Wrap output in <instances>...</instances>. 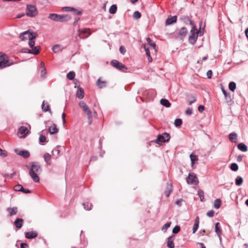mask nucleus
Listing matches in <instances>:
<instances>
[{
  "instance_id": "nucleus-1",
  "label": "nucleus",
  "mask_w": 248,
  "mask_h": 248,
  "mask_svg": "<svg viewBox=\"0 0 248 248\" xmlns=\"http://www.w3.org/2000/svg\"><path fill=\"white\" fill-rule=\"evenodd\" d=\"M31 168L29 170V174L35 183L40 182V178L38 174L42 172V168L40 165L36 162L30 163Z\"/></svg>"
},
{
  "instance_id": "nucleus-2",
  "label": "nucleus",
  "mask_w": 248,
  "mask_h": 248,
  "mask_svg": "<svg viewBox=\"0 0 248 248\" xmlns=\"http://www.w3.org/2000/svg\"><path fill=\"white\" fill-rule=\"evenodd\" d=\"M48 17L54 21L60 22H66L71 18V16L67 14L61 15L56 14H50Z\"/></svg>"
},
{
  "instance_id": "nucleus-3",
  "label": "nucleus",
  "mask_w": 248,
  "mask_h": 248,
  "mask_svg": "<svg viewBox=\"0 0 248 248\" xmlns=\"http://www.w3.org/2000/svg\"><path fill=\"white\" fill-rule=\"evenodd\" d=\"M199 32V31H198L195 26L192 27L190 31V35L188 37V41L190 44L194 45L196 43Z\"/></svg>"
},
{
  "instance_id": "nucleus-4",
  "label": "nucleus",
  "mask_w": 248,
  "mask_h": 248,
  "mask_svg": "<svg viewBox=\"0 0 248 248\" xmlns=\"http://www.w3.org/2000/svg\"><path fill=\"white\" fill-rule=\"evenodd\" d=\"M36 7L34 5L28 4L26 7V15L30 17H34L37 14Z\"/></svg>"
},
{
  "instance_id": "nucleus-5",
  "label": "nucleus",
  "mask_w": 248,
  "mask_h": 248,
  "mask_svg": "<svg viewBox=\"0 0 248 248\" xmlns=\"http://www.w3.org/2000/svg\"><path fill=\"white\" fill-rule=\"evenodd\" d=\"M78 104L80 107L82 108L84 112L87 115L88 118L90 121V123H91L92 119V113L89 108L88 107L83 101H80Z\"/></svg>"
},
{
  "instance_id": "nucleus-6",
  "label": "nucleus",
  "mask_w": 248,
  "mask_h": 248,
  "mask_svg": "<svg viewBox=\"0 0 248 248\" xmlns=\"http://www.w3.org/2000/svg\"><path fill=\"white\" fill-rule=\"evenodd\" d=\"M170 136L168 133H164L161 135H159L156 140L155 142L159 144V142H167L170 140Z\"/></svg>"
},
{
  "instance_id": "nucleus-7",
  "label": "nucleus",
  "mask_w": 248,
  "mask_h": 248,
  "mask_svg": "<svg viewBox=\"0 0 248 248\" xmlns=\"http://www.w3.org/2000/svg\"><path fill=\"white\" fill-rule=\"evenodd\" d=\"M110 63L112 66L117 68V69H119V70L123 71L124 70H126L127 69V67L125 65L121 63L117 60H112L110 62Z\"/></svg>"
},
{
  "instance_id": "nucleus-8",
  "label": "nucleus",
  "mask_w": 248,
  "mask_h": 248,
  "mask_svg": "<svg viewBox=\"0 0 248 248\" xmlns=\"http://www.w3.org/2000/svg\"><path fill=\"white\" fill-rule=\"evenodd\" d=\"M78 32V36L82 39L86 38L91 34L90 30L86 28L79 29Z\"/></svg>"
},
{
  "instance_id": "nucleus-9",
  "label": "nucleus",
  "mask_w": 248,
  "mask_h": 248,
  "mask_svg": "<svg viewBox=\"0 0 248 248\" xmlns=\"http://www.w3.org/2000/svg\"><path fill=\"white\" fill-rule=\"evenodd\" d=\"M186 182L189 185H197L198 183L197 177L194 173H189L186 178Z\"/></svg>"
},
{
  "instance_id": "nucleus-10",
  "label": "nucleus",
  "mask_w": 248,
  "mask_h": 248,
  "mask_svg": "<svg viewBox=\"0 0 248 248\" xmlns=\"http://www.w3.org/2000/svg\"><path fill=\"white\" fill-rule=\"evenodd\" d=\"M34 32H31L29 31H26L20 33L19 38L21 41H25L27 39H29L31 37V36L34 35Z\"/></svg>"
},
{
  "instance_id": "nucleus-11",
  "label": "nucleus",
  "mask_w": 248,
  "mask_h": 248,
  "mask_svg": "<svg viewBox=\"0 0 248 248\" xmlns=\"http://www.w3.org/2000/svg\"><path fill=\"white\" fill-rule=\"evenodd\" d=\"M29 130L28 128L24 126H21L18 128V135L20 138H24L29 133Z\"/></svg>"
},
{
  "instance_id": "nucleus-12",
  "label": "nucleus",
  "mask_w": 248,
  "mask_h": 248,
  "mask_svg": "<svg viewBox=\"0 0 248 248\" xmlns=\"http://www.w3.org/2000/svg\"><path fill=\"white\" fill-rule=\"evenodd\" d=\"M14 151L15 153H16L18 155L23 157L25 159L29 158L30 156V153L27 150H19V149L16 148Z\"/></svg>"
},
{
  "instance_id": "nucleus-13",
  "label": "nucleus",
  "mask_w": 248,
  "mask_h": 248,
  "mask_svg": "<svg viewBox=\"0 0 248 248\" xmlns=\"http://www.w3.org/2000/svg\"><path fill=\"white\" fill-rule=\"evenodd\" d=\"M24 220L21 218H17L14 222V225L16 227L19 229L21 228L23 225Z\"/></svg>"
},
{
  "instance_id": "nucleus-14",
  "label": "nucleus",
  "mask_w": 248,
  "mask_h": 248,
  "mask_svg": "<svg viewBox=\"0 0 248 248\" xmlns=\"http://www.w3.org/2000/svg\"><path fill=\"white\" fill-rule=\"evenodd\" d=\"M40 69L41 77L43 78H46V71L45 66V64L43 62H41Z\"/></svg>"
},
{
  "instance_id": "nucleus-15",
  "label": "nucleus",
  "mask_w": 248,
  "mask_h": 248,
  "mask_svg": "<svg viewBox=\"0 0 248 248\" xmlns=\"http://www.w3.org/2000/svg\"><path fill=\"white\" fill-rule=\"evenodd\" d=\"M6 210L8 213V216L9 217L15 215L18 212V209L16 207H8L6 209Z\"/></svg>"
},
{
  "instance_id": "nucleus-16",
  "label": "nucleus",
  "mask_w": 248,
  "mask_h": 248,
  "mask_svg": "<svg viewBox=\"0 0 248 248\" xmlns=\"http://www.w3.org/2000/svg\"><path fill=\"white\" fill-rule=\"evenodd\" d=\"M187 30L185 27L181 28L178 32V35L181 39H183L186 35Z\"/></svg>"
},
{
  "instance_id": "nucleus-17",
  "label": "nucleus",
  "mask_w": 248,
  "mask_h": 248,
  "mask_svg": "<svg viewBox=\"0 0 248 248\" xmlns=\"http://www.w3.org/2000/svg\"><path fill=\"white\" fill-rule=\"evenodd\" d=\"M38 233L35 231H31L25 232V237L29 239H31L36 237Z\"/></svg>"
},
{
  "instance_id": "nucleus-18",
  "label": "nucleus",
  "mask_w": 248,
  "mask_h": 248,
  "mask_svg": "<svg viewBox=\"0 0 248 248\" xmlns=\"http://www.w3.org/2000/svg\"><path fill=\"white\" fill-rule=\"evenodd\" d=\"M84 96V90L80 86H78V90L76 93V97L79 99H82Z\"/></svg>"
},
{
  "instance_id": "nucleus-19",
  "label": "nucleus",
  "mask_w": 248,
  "mask_h": 248,
  "mask_svg": "<svg viewBox=\"0 0 248 248\" xmlns=\"http://www.w3.org/2000/svg\"><path fill=\"white\" fill-rule=\"evenodd\" d=\"M174 236H170L167 239V245L169 248H174V244L173 243Z\"/></svg>"
},
{
  "instance_id": "nucleus-20",
  "label": "nucleus",
  "mask_w": 248,
  "mask_h": 248,
  "mask_svg": "<svg viewBox=\"0 0 248 248\" xmlns=\"http://www.w3.org/2000/svg\"><path fill=\"white\" fill-rule=\"evenodd\" d=\"M177 17L175 16H169L166 20V25H169L175 23L177 21Z\"/></svg>"
},
{
  "instance_id": "nucleus-21",
  "label": "nucleus",
  "mask_w": 248,
  "mask_h": 248,
  "mask_svg": "<svg viewBox=\"0 0 248 248\" xmlns=\"http://www.w3.org/2000/svg\"><path fill=\"white\" fill-rule=\"evenodd\" d=\"M222 91L225 97L226 102L228 104H231L232 102V99L230 94L228 93L223 88H222Z\"/></svg>"
},
{
  "instance_id": "nucleus-22",
  "label": "nucleus",
  "mask_w": 248,
  "mask_h": 248,
  "mask_svg": "<svg viewBox=\"0 0 248 248\" xmlns=\"http://www.w3.org/2000/svg\"><path fill=\"white\" fill-rule=\"evenodd\" d=\"M13 64V62H10L8 60H2L0 61V69L9 66Z\"/></svg>"
},
{
  "instance_id": "nucleus-23",
  "label": "nucleus",
  "mask_w": 248,
  "mask_h": 248,
  "mask_svg": "<svg viewBox=\"0 0 248 248\" xmlns=\"http://www.w3.org/2000/svg\"><path fill=\"white\" fill-rule=\"evenodd\" d=\"M58 129L55 124H53L52 125L48 128V131L50 134H56L58 132Z\"/></svg>"
},
{
  "instance_id": "nucleus-24",
  "label": "nucleus",
  "mask_w": 248,
  "mask_h": 248,
  "mask_svg": "<svg viewBox=\"0 0 248 248\" xmlns=\"http://www.w3.org/2000/svg\"><path fill=\"white\" fill-rule=\"evenodd\" d=\"M215 232L217 235L220 237V235L221 234V229L220 225V223L219 222H217L215 224Z\"/></svg>"
},
{
  "instance_id": "nucleus-25",
  "label": "nucleus",
  "mask_w": 248,
  "mask_h": 248,
  "mask_svg": "<svg viewBox=\"0 0 248 248\" xmlns=\"http://www.w3.org/2000/svg\"><path fill=\"white\" fill-rule=\"evenodd\" d=\"M237 134L235 132L231 133L229 135V138L232 142H237Z\"/></svg>"
},
{
  "instance_id": "nucleus-26",
  "label": "nucleus",
  "mask_w": 248,
  "mask_h": 248,
  "mask_svg": "<svg viewBox=\"0 0 248 248\" xmlns=\"http://www.w3.org/2000/svg\"><path fill=\"white\" fill-rule=\"evenodd\" d=\"M36 38V35L34 34V35L31 36V37L29 39V45L30 47L32 48L35 45V40Z\"/></svg>"
},
{
  "instance_id": "nucleus-27",
  "label": "nucleus",
  "mask_w": 248,
  "mask_h": 248,
  "mask_svg": "<svg viewBox=\"0 0 248 248\" xmlns=\"http://www.w3.org/2000/svg\"><path fill=\"white\" fill-rule=\"evenodd\" d=\"M96 85L99 88H104L106 86V82L105 81H101L100 78H99L97 80Z\"/></svg>"
},
{
  "instance_id": "nucleus-28",
  "label": "nucleus",
  "mask_w": 248,
  "mask_h": 248,
  "mask_svg": "<svg viewBox=\"0 0 248 248\" xmlns=\"http://www.w3.org/2000/svg\"><path fill=\"white\" fill-rule=\"evenodd\" d=\"M160 103L162 105L167 108H169L171 106V104L170 103L169 100L165 98L161 99Z\"/></svg>"
},
{
  "instance_id": "nucleus-29",
  "label": "nucleus",
  "mask_w": 248,
  "mask_h": 248,
  "mask_svg": "<svg viewBox=\"0 0 248 248\" xmlns=\"http://www.w3.org/2000/svg\"><path fill=\"white\" fill-rule=\"evenodd\" d=\"M52 49L54 53H58L62 50V47L60 45H55L53 46Z\"/></svg>"
},
{
  "instance_id": "nucleus-30",
  "label": "nucleus",
  "mask_w": 248,
  "mask_h": 248,
  "mask_svg": "<svg viewBox=\"0 0 248 248\" xmlns=\"http://www.w3.org/2000/svg\"><path fill=\"white\" fill-rule=\"evenodd\" d=\"M44 158L46 163L49 165H50V159L51 158V155L48 153H45L44 155Z\"/></svg>"
},
{
  "instance_id": "nucleus-31",
  "label": "nucleus",
  "mask_w": 248,
  "mask_h": 248,
  "mask_svg": "<svg viewBox=\"0 0 248 248\" xmlns=\"http://www.w3.org/2000/svg\"><path fill=\"white\" fill-rule=\"evenodd\" d=\"M237 148L242 152H246L248 150L247 146L243 143H239L237 145Z\"/></svg>"
},
{
  "instance_id": "nucleus-32",
  "label": "nucleus",
  "mask_w": 248,
  "mask_h": 248,
  "mask_svg": "<svg viewBox=\"0 0 248 248\" xmlns=\"http://www.w3.org/2000/svg\"><path fill=\"white\" fill-rule=\"evenodd\" d=\"M60 147H61L60 146H57L56 147L52 150V154L53 155L56 156L57 157L60 155L61 151L59 149Z\"/></svg>"
},
{
  "instance_id": "nucleus-33",
  "label": "nucleus",
  "mask_w": 248,
  "mask_h": 248,
  "mask_svg": "<svg viewBox=\"0 0 248 248\" xmlns=\"http://www.w3.org/2000/svg\"><path fill=\"white\" fill-rule=\"evenodd\" d=\"M42 108L44 112L50 111L51 110L49 108V105L46 103V105H45V102L44 101L42 104Z\"/></svg>"
},
{
  "instance_id": "nucleus-34",
  "label": "nucleus",
  "mask_w": 248,
  "mask_h": 248,
  "mask_svg": "<svg viewBox=\"0 0 248 248\" xmlns=\"http://www.w3.org/2000/svg\"><path fill=\"white\" fill-rule=\"evenodd\" d=\"M243 179L241 176H237L235 180V185L237 186H241L243 183Z\"/></svg>"
},
{
  "instance_id": "nucleus-35",
  "label": "nucleus",
  "mask_w": 248,
  "mask_h": 248,
  "mask_svg": "<svg viewBox=\"0 0 248 248\" xmlns=\"http://www.w3.org/2000/svg\"><path fill=\"white\" fill-rule=\"evenodd\" d=\"M190 158L191 162L192 167H193L195 161L198 160V157L197 155H194L193 154H191L190 155Z\"/></svg>"
},
{
  "instance_id": "nucleus-36",
  "label": "nucleus",
  "mask_w": 248,
  "mask_h": 248,
  "mask_svg": "<svg viewBox=\"0 0 248 248\" xmlns=\"http://www.w3.org/2000/svg\"><path fill=\"white\" fill-rule=\"evenodd\" d=\"M75 75V73L74 71H70L67 73L66 77L68 79L72 80L74 79Z\"/></svg>"
},
{
  "instance_id": "nucleus-37",
  "label": "nucleus",
  "mask_w": 248,
  "mask_h": 248,
  "mask_svg": "<svg viewBox=\"0 0 248 248\" xmlns=\"http://www.w3.org/2000/svg\"><path fill=\"white\" fill-rule=\"evenodd\" d=\"M117 10V7L116 5L113 4L112 5L109 9V13L111 14H114L116 13Z\"/></svg>"
},
{
  "instance_id": "nucleus-38",
  "label": "nucleus",
  "mask_w": 248,
  "mask_h": 248,
  "mask_svg": "<svg viewBox=\"0 0 248 248\" xmlns=\"http://www.w3.org/2000/svg\"><path fill=\"white\" fill-rule=\"evenodd\" d=\"M188 97H189L188 104L189 105H192L193 103L195 102L197 100L196 97L194 95L191 94Z\"/></svg>"
},
{
  "instance_id": "nucleus-39",
  "label": "nucleus",
  "mask_w": 248,
  "mask_h": 248,
  "mask_svg": "<svg viewBox=\"0 0 248 248\" xmlns=\"http://www.w3.org/2000/svg\"><path fill=\"white\" fill-rule=\"evenodd\" d=\"M171 224V222L170 221L165 224L161 228L162 231L165 232L167 231V229L170 227Z\"/></svg>"
},
{
  "instance_id": "nucleus-40",
  "label": "nucleus",
  "mask_w": 248,
  "mask_h": 248,
  "mask_svg": "<svg viewBox=\"0 0 248 248\" xmlns=\"http://www.w3.org/2000/svg\"><path fill=\"white\" fill-rule=\"evenodd\" d=\"M198 195L200 197V200L202 202H204V192L202 190L199 189L198 191Z\"/></svg>"
},
{
  "instance_id": "nucleus-41",
  "label": "nucleus",
  "mask_w": 248,
  "mask_h": 248,
  "mask_svg": "<svg viewBox=\"0 0 248 248\" xmlns=\"http://www.w3.org/2000/svg\"><path fill=\"white\" fill-rule=\"evenodd\" d=\"M39 46H33L31 50V54L37 55L39 53Z\"/></svg>"
},
{
  "instance_id": "nucleus-42",
  "label": "nucleus",
  "mask_w": 248,
  "mask_h": 248,
  "mask_svg": "<svg viewBox=\"0 0 248 248\" xmlns=\"http://www.w3.org/2000/svg\"><path fill=\"white\" fill-rule=\"evenodd\" d=\"M236 83L234 82L231 81L229 83V88L230 91L233 92L236 89Z\"/></svg>"
},
{
  "instance_id": "nucleus-43",
  "label": "nucleus",
  "mask_w": 248,
  "mask_h": 248,
  "mask_svg": "<svg viewBox=\"0 0 248 248\" xmlns=\"http://www.w3.org/2000/svg\"><path fill=\"white\" fill-rule=\"evenodd\" d=\"M83 206L84 207V208L86 210H90L92 209V204L91 203H90L89 202H87V203H83L82 204Z\"/></svg>"
},
{
  "instance_id": "nucleus-44",
  "label": "nucleus",
  "mask_w": 248,
  "mask_h": 248,
  "mask_svg": "<svg viewBox=\"0 0 248 248\" xmlns=\"http://www.w3.org/2000/svg\"><path fill=\"white\" fill-rule=\"evenodd\" d=\"M221 205V200L219 199L215 200L214 204V207L216 209H218L220 207Z\"/></svg>"
},
{
  "instance_id": "nucleus-45",
  "label": "nucleus",
  "mask_w": 248,
  "mask_h": 248,
  "mask_svg": "<svg viewBox=\"0 0 248 248\" xmlns=\"http://www.w3.org/2000/svg\"><path fill=\"white\" fill-rule=\"evenodd\" d=\"M182 119L177 118L175 119L174 124L176 127H179L182 125Z\"/></svg>"
},
{
  "instance_id": "nucleus-46",
  "label": "nucleus",
  "mask_w": 248,
  "mask_h": 248,
  "mask_svg": "<svg viewBox=\"0 0 248 248\" xmlns=\"http://www.w3.org/2000/svg\"><path fill=\"white\" fill-rule=\"evenodd\" d=\"M230 168L231 170L232 171H237L238 169V165L235 163H233L231 164Z\"/></svg>"
},
{
  "instance_id": "nucleus-47",
  "label": "nucleus",
  "mask_w": 248,
  "mask_h": 248,
  "mask_svg": "<svg viewBox=\"0 0 248 248\" xmlns=\"http://www.w3.org/2000/svg\"><path fill=\"white\" fill-rule=\"evenodd\" d=\"M14 189L16 191L21 192L23 189V187L21 185L18 184L14 186Z\"/></svg>"
},
{
  "instance_id": "nucleus-48",
  "label": "nucleus",
  "mask_w": 248,
  "mask_h": 248,
  "mask_svg": "<svg viewBox=\"0 0 248 248\" xmlns=\"http://www.w3.org/2000/svg\"><path fill=\"white\" fill-rule=\"evenodd\" d=\"M141 15L140 12L137 11H135L133 14V18L135 19H138L140 18Z\"/></svg>"
},
{
  "instance_id": "nucleus-49",
  "label": "nucleus",
  "mask_w": 248,
  "mask_h": 248,
  "mask_svg": "<svg viewBox=\"0 0 248 248\" xmlns=\"http://www.w3.org/2000/svg\"><path fill=\"white\" fill-rule=\"evenodd\" d=\"M146 39L149 45L155 48V43L153 42L149 37H147Z\"/></svg>"
},
{
  "instance_id": "nucleus-50",
  "label": "nucleus",
  "mask_w": 248,
  "mask_h": 248,
  "mask_svg": "<svg viewBox=\"0 0 248 248\" xmlns=\"http://www.w3.org/2000/svg\"><path fill=\"white\" fill-rule=\"evenodd\" d=\"M180 226L176 225L172 229V233L174 234H176V233H178L180 232Z\"/></svg>"
},
{
  "instance_id": "nucleus-51",
  "label": "nucleus",
  "mask_w": 248,
  "mask_h": 248,
  "mask_svg": "<svg viewBox=\"0 0 248 248\" xmlns=\"http://www.w3.org/2000/svg\"><path fill=\"white\" fill-rule=\"evenodd\" d=\"M180 19L186 24H188V22L189 21V18L186 16H183L181 17Z\"/></svg>"
},
{
  "instance_id": "nucleus-52",
  "label": "nucleus",
  "mask_w": 248,
  "mask_h": 248,
  "mask_svg": "<svg viewBox=\"0 0 248 248\" xmlns=\"http://www.w3.org/2000/svg\"><path fill=\"white\" fill-rule=\"evenodd\" d=\"M71 12H73L75 15H81L82 14V11L78 10V9L73 8Z\"/></svg>"
},
{
  "instance_id": "nucleus-53",
  "label": "nucleus",
  "mask_w": 248,
  "mask_h": 248,
  "mask_svg": "<svg viewBox=\"0 0 248 248\" xmlns=\"http://www.w3.org/2000/svg\"><path fill=\"white\" fill-rule=\"evenodd\" d=\"M46 140V138L43 135H40L39 137V142L40 143H42L45 142Z\"/></svg>"
},
{
  "instance_id": "nucleus-54",
  "label": "nucleus",
  "mask_w": 248,
  "mask_h": 248,
  "mask_svg": "<svg viewBox=\"0 0 248 248\" xmlns=\"http://www.w3.org/2000/svg\"><path fill=\"white\" fill-rule=\"evenodd\" d=\"M199 224H198L197 222L194 223V226L193 227V229H192V232L193 233H194L197 231V230H198V229L199 228Z\"/></svg>"
},
{
  "instance_id": "nucleus-55",
  "label": "nucleus",
  "mask_w": 248,
  "mask_h": 248,
  "mask_svg": "<svg viewBox=\"0 0 248 248\" xmlns=\"http://www.w3.org/2000/svg\"><path fill=\"white\" fill-rule=\"evenodd\" d=\"M73 9V7H63L62 10L64 12H71Z\"/></svg>"
},
{
  "instance_id": "nucleus-56",
  "label": "nucleus",
  "mask_w": 248,
  "mask_h": 248,
  "mask_svg": "<svg viewBox=\"0 0 248 248\" xmlns=\"http://www.w3.org/2000/svg\"><path fill=\"white\" fill-rule=\"evenodd\" d=\"M7 152L0 148V156L2 157H5L7 156Z\"/></svg>"
},
{
  "instance_id": "nucleus-57",
  "label": "nucleus",
  "mask_w": 248,
  "mask_h": 248,
  "mask_svg": "<svg viewBox=\"0 0 248 248\" xmlns=\"http://www.w3.org/2000/svg\"><path fill=\"white\" fill-rule=\"evenodd\" d=\"M193 109L192 108H188L185 111V113L187 115H190L192 113Z\"/></svg>"
},
{
  "instance_id": "nucleus-58",
  "label": "nucleus",
  "mask_w": 248,
  "mask_h": 248,
  "mask_svg": "<svg viewBox=\"0 0 248 248\" xmlns=\"http://www.w3.org/2000/svg\"><path fill=\"white\" fill-rule=\"evenodd\" d=\"M119 51L122 54H124L126 52L125 48L124 46H121L119 48Z\"/></svg>"
},
{
  "instance_id": "nucleus-59",
  "label": "nucleus",
  "mask_w": 248,
  "mask_h": 248,
  "mask_svg": "<svg viewBox=\"0 0 248 248\" xmlns=\"http://www.w3.org/2000/svg\"><path fill=\"white\" fill-rule=\"evenodd\" d=\"M214 213H215V212L213 210H212L208 211L207 213V216L209 217H211L214 216Z\"/></svg>"
},
{
  "instance_id": "nucleus-60",
  "label": "nucleus",
  "mask_w": 248,
  "mask_h": 248,
  "mask_svg": "<svg viewBox=\"0 0 248 248\" xmlns=\"http://www.w3.org/2000/svg\"><path fill=\"white\" fill-rule=\"evenodd\" d=\"M15 174H16V172H14L13 173H12L11 174L7 173V174H4V177L12 178Z\"/></svg>"
},
{
  "instance_id": "nucleus-61",
  "label": "nucleus",
  "mask_w": 248,
  "mask_h": 248,
  "mask_svg": "<svg viewBox=\"0 0 248 248\" xmlns=\"http://www.w3.org/2000/svg\"><path fill=\"white\" fill-rule=\"evenodd\" d=\"M145 51L146 52V54L147 56L148 57V59L149 60V58H150L152 60V58L150 55V52L149 48H147V49H145Z\"/></svg>"
},
{
  "instance_id": "nucleus-62",
  "label": "nucleus",
  "mask_w": 248,
  "mask_h": 248,
  "mask_svg": "<svg viewBox=\"0 0 248 248\" xmlns=\"http://www.w3.org/2000/svg\"><path fill=\"white\" fill-rule=\"evenodd\" d=\"M212 75V71L211 70H209L207 72L206 76L208 78H211Z\"/></svg>"
},
{
  "instance_id": "nucleus-63",
  "label": "nucleus",
  "mask_w": 248,
  "mask_h": 248,
  "mask_svg": "<svg viewBox=\"0 0 248 248\" xmlns=\"http://www.w3.org/2000/svg\"><path fill=\"white\" fill-rule=\"evenodd\" d=\"M204 110V106L203 105H200L198 107V110L200 112H202Z\"/></svg>"
},
{
  "instance_id": "nucleus-64",
  "label": "nucleus",
  "mask_w": 248,
  "mask_h": 248,
  "mask_svg": "<svg viewBox=\"0 0 248 248\" xmlns=\"http://www.w3.org/2000/svg\"><path fill=\"white\" fill-rule=\"evenodd\" d=\"M28 247V245L25 243H21L20 244V248H27Z\"/></svg>"
}]
</instances>
